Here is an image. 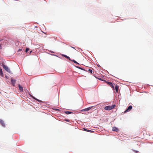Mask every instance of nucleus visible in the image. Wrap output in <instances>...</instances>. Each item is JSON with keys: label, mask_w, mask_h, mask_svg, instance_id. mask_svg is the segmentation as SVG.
Masks as SVG:
<instances>
[{"label": "nucleus", "mask_w": 153, "mask_h": 153, "mask_svg": "<svg viewBox=\"0 0 153 153\" xmlns=\"http://www.w3.org/2000/svg\"><path fill=\"white\" fill-rule=\"evenodd\" d=\"M115 106V105H113L111 106H107L105 107L104 109L106 110H110L114 109Z\"/></svg>", "instance_id": "nucleus-1"}, {"label": "nucleus", "mask_w": 153, "mask_h": 153, "mask_svg": "<svg viewBox=\"0 0 153 153\" xmlns=\"http://www.w3.org/2000/svg\"><path fill=\"white\" fill-rule=\"evenodd\" d=\"M3 68L6 71L10 73H12L11 71H10V69L7 66L3 65Z\"/></svg>", "instance_id": "nucleus-2"}, {"label": "nucleus", "mask_w": 153, "mask_h": 153, "mask_svg": "<svg viewBox=\"0 0 153 153\" xmlns=\"http://www.w3.org/2000/svg\"><path fill=\"white\" fill-rule=\"evenodd\" d=\"M132 106L131 105L129 106L127 109L124 111V113H126V112L130 111L132 108Z\"/></svg>", "instance_id": "nucleus-3"}, {"label": "nucleus", "mask_w": 153, "mask_h": 153, "mask_svg": "<svg viewBox=\"0 0 153 153\" xmlns=\"http://www.w3.org/2000/svg\"><path fill=\"white\" fill-rule=\"evenodd\" d=\"M105 81L106 83L108 84L111 87V88H112L113 89H114V86L113 85L112 83L111 82H108Z\"/></svg>", "instance_id": "nucleus-4"}, {"label": "nucleus", "mask_w": 153, "mask_h": 153, "mask_svg": "<svg viewBox=\"0 0 153 153\" xmlns=\"http://www.w3.org/2000/svg\"><path fill=\"white\" fill-rule=\"evenodd\" d=\"M0 124L3 127L5 126L4 121L1 119H0Z\"/></svg>", "instance_id": "nucleus-5"}, {"label": "nucleus", "mask_w": 153, "mask_h": 153, "mask_svg": "<svg viewBox=\"0 0 153 153\" xmlns=\"http://www.w3.org/2000/svg\"><path fill=\"white\" fill-rule=\"evenodd\" d=\"M112 130L113 131H115L117 132L119 131V130L117 128L114 126L113 127Z\"/></svg>", "instance_id": "nucleus-6"}, {"label": "nucleus", "mask_w": 153, "mask_h": 153, "mask_svg": "<svg viewBox=\"0 0 153 153\" xmlns=\"http://www.w3.org/2000/svg\"><path fill=\"white\" fill-rule=\"evenodd\" d=\"M18 86L20 91L21 92H23V89L22 86H21L20 84H19Z\"/></svg>", "instance_id": "nucleus-7"}, {"label": "nucleus", "mask_w": 153, "mask_h": 153, "mask_svg": "<svg viewBox=\"0 0 153 153\" xmlns=\"http://www.w3.org/2000/svg\"><path fill=\"white\" fill-rule=\"evenodd\" d=\"M92 107H90L87 108H85L84 109H83L82 110V111H88L91 109L92 108Z\"/></svg>", "instance_id": "nucleus-8"}, {"label": "nucleus", "mask_w": 153, "mask_h": 153, "mask_svg": "<svg viewBox=\"0 0 153 153\" xmlns=\"http://www.w3.org/2000/svg\"><path fill=\"white\" fill-rule=\"evenodd\" d=\"M16 80H15V79H11V82L13 86H14V85L16 83Z\"/></svg>", "instance_id": "nucleus-9"}, {"label": "nucleus", "mask_w": 153, "mask_h": 153, "mask_svg": "<svg viewBox=\"0 0 153 153\" xmlns=\"http://www.w3.org/2000/svg\"><path fill=\"white\" fill-rule=\"evenodd\" d=\"M119 86L118 85H117L115 87V89L116 90V91L117 93L118 92V91L119 89Z\"/></svg>", "instance_id": "nucleus-10"}, {"label": "nucleus", "mask_w": 153, "mask_h": 153, "mask_svg": "<svg viewBox=\"0 0 153 153\" xmlns=\"http://www.w3.org/2000/svg\"><path fill=\"white\" fill-rule=\"evenodd\" d=\"M62 56H63L64 57L70 60H71V59H70V58L69 56H67V55H64V54H62Z\"/></svg>", "instance_id": "nucleus-11"}, {"label": "nucleus", "mask_w": 153, "mask_h": 153, "mask_svg": "<svg viewBox=\"0 0 153 153\" xmlns=\"http://www.w3.org/2000/svg\"><path fill=\"white\" fill-rule=\"evenodd\" d=\"M83 129L84 130V131L88 132H92L93 131L89 130L85 128H83Z\"/></svg>", "instance_id": "nucleus-12"}, {"label": "nucleus", "mask_w": 153, "mask_h": 153, "mask_svg": "<svg viewBox=\"0 0 153 153\" xmlns=\"http://www.w3.org/2000/svg\"><path fill=\"white\" fill-rule=\"evenodd\" d=\"M65 113L67 114H70L73 113L72 112L69 111H65Z\"/></svg>", "instance_id": "nucleus-13"}, {"label": "nucleus", "mask_w": 153, "mask_h": 153, "mask_svg": "<svg viewBox=\"0 0 153 153\" xmlns=\"http://www.w3.org/2000/svg\"><path fill=\"white\" fill-rule=\"evenodd\" d=\"M0 75L2 76H3L2 69L1 68L0 69Z\"/></svg>", "instance_id": "nucleus-14"}, {"label": "nucleus", "mask_w": 153, "mask_h": 153, "mask_svg": "<svg viewBox=\"0 0 153 153\" xmlns=\"http://www.w3.org/2000/svg\"><path fill=\"white\" fill-rule=\"evenodd\" d=\"M88 71V72H89V73H90L91 74H92L93 73V71H92V69H89L88 71Z\"/></svg>", "instance_id": "nucleus-15"}, {"label": "nucleus", "mask_w": 153, "mask_h": 153, "mask_svg": "<svg viewBox=\"0 0 153 153\" xmlns=\"http://www.w3.org/2000/svg\"><path fill=\"white\" fill-rule=\"evenodd\" d=\"M132 150L135 153H137L139 152L138 151H136V150Z\"/></svg>", "instance_id": "nucleus-16"}, {"label": "nucleus", "mask_w": 153, "mask_h": 153, "mask_svg": "<svg viewBox=\"0 0 153 153\" xmlns=\"http://www.w3.org/2000/svg\"><path fill=\"white\" fill-rule=\"evenodd\" d=\"M71 61H73V62L74 63H77V64H78V63H77V62L76 61H75V60H71Z\"/></svg>", "instance_id": "nucleus-17"}, {"label": "nucleus", "mask_w": 153, "mask_h": 153, "mask_svg": "<svg viewBox=\"0 0 153 153\" xmlns=\"http://www.w3.org/2000/svg\"><path fill=\"white\" fill-rule=\"evenodd\" d=\"M29 49L28 48H26L25 50V52H27L28 51H29Z\"/></svg>", "instance_id": "nucleus-18"}, {"label": "nucleus", "mask_w": 153, "mask_h": 153, "mask_svg": "<svg viewBox=\"0 0 153 153\" xmlns=\"http://www.w3.org/2000/svg\"><path fill=\"white\" fill-rule=\"evenodd\" d=\"M76 67L79 69H81L82 70H84V69H83V68H82L79 67Z\"/></svg>", "instance_id": "nucleus-19"}, {"label": "nucleus", "mask_w": 153, "mask_h": 153, "mask_svg": "<svg viewBox=\"0 0 153 153\" xmlns=\"http://www.w3.org/2000/svg\"><path fill=\"white\" fill-rule=\"evenodd\" d=\"M65 120L67 122H69V120H68L67 119H66Z\"/></svg>", "instance_id": "nucleus-20"}, {"label": "nucleus", "mask_w": 153, "mask_h": 153, "mask_svg": "<svg viewBox=\"0 0 153 153\" xmlns=\"http://www.w3.org/2000/svg\"><path fill=\"white\" fill-rule=\"evenodd\" d=\"M22 51V50H21V49H19V50L18 51Z\"/></svg>", "instance_id": "nucleus-21"}, {"label": "nucleus", "mask_w": 153, "mask_h": 153, "mask_svg": "<svg viewBox=\"0 0 153 153\" xmlns=\"http://www.w3.org/2000/svg\"><path fill=\"white\" fill-rule=\"evenodd\" d=\"M56 111H59V109H56Z\"/></svg>", "instance_id": "nucleus-22"}, {"label": "nucleus", "mask_w": 153, "mask_h": 153, "mask_svg": "<svg viewBox=\"0 0 153 153\" xmlns=\"http://www.w3.org/2000/svg\"><path fill=\"white\" fill-rule=\"evenodd\" d=\"M36 100L37 101H39V102L40 101V100H37V99H36Z\"/></svg>", "instance_id": "nucleus-23"}, {"label": "nucleus", "mask_w": 153, "mask_h": 153, "mask_svg": "<svg viewBox=\"0 0 153 153\" xmlns=\"http://www.w3.org/2000/svg\"><path fill=\"white\" fill-rule=\"evenodd\" d=\"M6 78H8L7 77V76H6Z\"/></svg>", "instance_id": "nucleus-24"}, {"label": "nucleus", "mask_w": 153, "mask_h": 153, "mask_svg": "<svg viewBox=\"0 0 153 153\" xmlns=\"http://www.w3.org/2000/svg\"><path fill=\"white\" fill-rule=\"evenodd\" d=\"M1 48V47H0V48Z\"/></svg>", "instance_id": "nucleus-25"}, {"label": "nucleus", "mask_w": 153, "mask_h": 153, "mask_svg": "<svg viewBox=\"0 0 153 153\" xmlns=\"http://www.w3.org/2000/svg\"><path fill=\"white\" fill-rule=\"evenodd\" d=\"M1 48V47H0V48Z\"/></svg>", "instance_id": "nucleus-26"}]
</instances>
